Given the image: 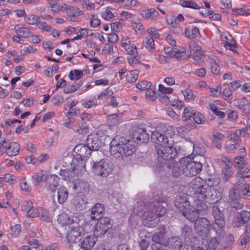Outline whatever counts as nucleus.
Wrapping results in <instances>:
<instances>
[{"label":"nucleus","mask_w":250,"mask_h":250,"mask_svg":"<svg viewBox=\"0 0 250 250\" xmlns=\"http://www.w3.org/2000/svg\"><path fill=\"white\" fill-rule=\"evenodd\" d=\"M157 160L165 164L172 176L179 177L184 174L185 160L182 158L179 162L174 160L177 151L173 146L168 145L167 137L165 133L157 132Z\"/></svg>","instance_id":"1"},{"label":"nucleus","mask_w":250,"mask_h":250,"mask_svg":"<svg viewBox=\"0 0 250 250\" xmlns=\"http://www.w3.org/2000/svg\"><path fill=\"white\" fill-rule=\"evenodd\" d=\"M136 143L133 140L116 135L110 143V153L116 158L131 156L136 151Z\"/></svg>","instance_id":"2"},{"label":"nucleus","mask_w":250,"mask_h":250,"mask_svg":"<svg viewBox=\"0 0 250 250\" xmlns=\"http://www.w3.org/2000/svg\"><path fill=\"white\" fill-rule=\"evenodd\" d=\"M193 198L194 203L197 206H200V209L207 210L208 208L205 202L210 204L217 203L221 198V193L216 188L208 187V186L201 188L199 189L194 190Z\"/></svg>","instance_id":"3"},{"label":"nucleus","mask_w":250,"mask_h":250,"mask_svg":"<svg viewBox=\"0 0 250 250\" xmlns=\"http://www.w3.org/2000/svg\"><path fill=\"white\" fill-rule=\"evenodd\" d=\"M62 217L65 219L63 223L69 225L70 229L66 236L67 241L70 243H76L84 235L83 228L80 227L77 218L74 220V217H70L67 215H63Z\"/></svg>","instance_id":"4"},{"label":"nucleus","mask_w":250,"mask_h":250,"mask_svg":"<svg viewBox=\"0 0 250 250\" xmlns=\"http://www.w3.org/2000/svg\"><path fill=\"white\" fill-rule=\"evenodd\" d=\"M93 164L92 166L93 172L96 175L102 177H107L113 170V166L106 159L100 161L95 157L93 158Z\"/></svg>","instance_id":"5"},{"label":"nucleus","mask_w":250,"mask_h":250,"mask_svg":"<svg viewBox=\"0 0 250 250\" xmlns=\"http://www.w3.org/2000/svg\"><path fill=\"white\" fill-rule=\"evenodd\" d=\"M157 232V243L167 246L173 249H179L182 245V242L179 237H172L168 240L166 236L165 227L163 225H160Z\"/></svg>","instance_id":"6"},{"label":"nucleus","mask_w":250,"mask_h":250,"mask_svg":"<svg viewBox=\"0 0 250 250\" xmlns=\"http://www.w3.org/2000/svg\"><path fill=\"white\" fill-rule=\"evenodd\" d=\"M63 125L80 134L87 133L88 131V126L85 122L72 117L66 119Z\"/></svg>","instance_id":"7"},{"label":"nucleus","mask_w":250,"mask_h":250,"mask_svg":"<svg viewBox=\"0 0 250 250\" xmlns=\"http://www.w3.org/2000/svg\"><path fill=\"white\" fill-rule=\"evenodd\" d=\"M195 110L191 107L188 106L186 107L182 114V118L184 122V127H180L178 128V132L180 129L184 128V131H189L196 128V125L191 120L192 118L193 115Z\"/></svg>","instance_id":"8"},{"label":"nucleus","mask_w":250,"mask_h":250,"mask_svg":"<svg viewBox=\"0 0 250 250\" xmlns=\"http://www.w3.org/2000/svg\"><path fill=\"white\" fill-rule=\"evenodd\" d=\"M185 166L184 168V174L187 176H192L197 175L202 169V165L198 162L189 161L184 157Z\"/></svg>","instance_id":"9"},{"label":"nucleus","mask_w":250,"mask_h":250,"mask_svg":"<svg viewBox=\"0 0 250 250\" xmlns=\"http://www.w3.org/2000/svg\"><path fill=\"white\" fill-rule=\"evenodd\" d=\"M98 220V222L95 225L94 235L95 237H101L107 232L108 230L112 227V225L109 217H102Z\"/></svg>","instance_id":"10"},{"label":"nucleus","mask_w":250,"mask_h":250,"mask_svg":"<svg viewBox=\"0 0 250 250\" xmlns=\"http://www.w3.org/2000/svg\"><path fill=\"white\" fill-rule=\"evenodd\" d=\"M196 232L202 237H208L210 228L209 221L205 218L198 219L194 223Z\"/></svg>","instance_id":"11"},{"label":"nucleus","mask_w":250,"mask_h":250,"mask_svg":"<svg viewBox=\"0 0 250 250\" xmlns=\"http://www.w3.org/2000/svg\"><path fill=\"white\" fill-rule=\"evenodd\" d=\"M86 146L89 148L91 153H93V157L98 154L99 156H102L101 152H98V150L100 148V141L97 134H90L88 136L86 140Z\"/></svg>","instance_id":"12"},{"label":"nucleus","mask_w":250,"mask_h":250,"mask_svg":"<svg viewBox=\"0 0 250 250\" xmlns=\"http://www.w3.org/2000/svg\"><path fill=\"white\" fill-rule=\"evenodd\" d=\"M61 11L68 16L67 19L71 21H75L76 17L82 14V11L77 7L69 5L66 3H63L61 7Z\"/></svg>","instance_id":"13"},{"label":"nucleus","mask_w":250,"mask_h":250,"mask_svg":"<svg viewBox=\"0 0 250 250\" xmlns=\"http://www.w3.org/2000/svg\"><path fill=\"white\" fill-rule=\"evenodd\" d=\"M250 218V213L246 210H241L233 217L231 224L233 228L241 227L248 222Z\"/></svg>","instance_id":"14"},{"label":"nucleus","mask_w":250,"mask_h":250,"mask_svg":"<svg viewBox=\"0 0 250 250\" xmlns=\"http://www.w3.org/2000/svg\"><path fill=\"white\" fill-rule=\"evenodd\" d=\"M85 160L74 157L72 163V170L74 174L79 176L82 175L86 171Z\"/></svg>","instance_id":"15"},{"label":"nucleus","mask_w":250,"mask_h":250,"mask_svg":"<svg viewBox=\"0 0 250 250\" xmlns=\"http://www.w3.org/2000/svg\"><path fill=\"white\" fill-rule=\"evenodd\" d=\"M212 213L214 217L215 222V223L213 225V228L215 229H216L217 227H218L219 229H221V231H222V228H223L225 225L224 214L216 206L213 207Z\"/></svg>","instance_id":"16"},{"label":"nucleus","mask_w":250,"mask_h":250,"mask_svg":"<svg viewBox=\"0 0 250 250\" xmlns=\"http://www.w3.org/2000/svg\"><path fill=\"white\" fill-rule=\"evenodd\" d=\"M175 205L182 213H185L184 211L190 208L187 196L185 194H180L177 196L175 201Z\"/></svg>","instance_id":"17"},{"label":"nucleus","mask_w":250,"mask_h":250,"mask_svg":"<svg viewBox=\"0 0 250 250\" xmlns=\"http://www.w3.org/2000/svg\"><path fill=\"white\" fill-rule=\"evenodd\" d=\"M148 36L144 40V45L150 51L155 50L154 38L156 36V30L155 28H150L147 30Z\"/></svg>","instance_id":"18"},{"label":"nucleus","mask_w":250,"mask_h":250,"mask_svg":"<svg viewBox=\"0 0 250 250\" xmlns=\"http://www.w3.org/2000/svg\"><path fill=\"white\" fill-rule=\"evenodd\" d=\"M89 184L83 180H76L73 183V188L78 194L84 195L87 194L89 191Z\"/></svg>","instance_id":"19"},{"label":"nucleus","mask_w":250,"mask_h":250,"mask_svg":"<svg viewBox=\"0 0 250 250\" xmlns=\"http://www.w3.org/2000/svg\"><path fill=\"white\" fill-rule=\"evenodd\" d=\"M133 138L136 143L140 144L147 142L149 135L144 128L137 127L134 130Z\"/></svg>","instance_id":"20"},{"label":"nucleus","mask_w":250,"mask_h":250,"mask_svg":"<svg viewBox=\"0 0 250 250\" xmlns=\"http://www.w3.org/2000/svg\"><path fill=\"white\" fill-rule=\"evenodd\" d=\"M74 150L76 153V155L74 157L85 160L92 153L86 145L82 144L76 146Z\"/></svg>","instance_id":"21"},{"label":"nucleus","mask_w":250,"mask_h":250,"mask_svg":"<svg viewBox=\"0 0 250 250\" xmlns=\"http://www.w3.org/2000/svg\"><path fill=\"white\" fill-rule=\"evenodd\" d=\"M220 243L216 238L209 240L204 239L202 244L197 248V250H214Z\"/></svg>","instance_id":"22"},{"label":"nucleus","mask_w":250,"mask_h":250,"mask_svg":"<svg viewBox=\"0 0 250 250\" xmlns=\"http://www.w3.org/2000/svg\"><path fill=\"white\" fill-rule=\"evenodd\" d=\"M59 178L56 175H49L47 177L46 187L51 192H54L59 186Z\"/></svg>","instance_id":"23"},{"label":"nucleus","mask_w":250,"mask_h":250,"mask_svg":"<svg viewBox=\"0 0 250 250\" xmlns=\"http://www.w3.org/2000/svg\"><path fill=\"white\" fill-rule=\"evenodd\" d=\"M23 209L26 211L27 215L31 218H35L39 216V208L33 206V203L30 201H27L23 206Z\"/></svg>","instance_id":"24"},{"label":"nucleus","mask_w":250,"mask_h":250,"mask_svg":"<svg viewBox=\"0 0 250 250\" xmlns=\"http://www.w3.org/2000/svg\"><path fill=\"white\" fill-rule=\"evenodd\" d=\"M196 207V210H192L188 208L184 211L185 213H182L184 216L187 217L189 220L191 222H194L198 218L199 216V212L202 210H205V209L198 210L199 208H201L200 206H197V205L195 204L194 205Z\"/></svg>","instance_id":"25"},{"label":"nucleus","mask_w":250,"mask_h":250,"mask_svg":"<svg viewBox=\"0 0 250 250\" xmlns=\"http://www.w3.org/2000/svg\"><path fill=\"white\" fill-rule=\"evenodd\" d=\"M104 210V207L103 204H96L91 208V218L93 220H98L102 218L101 214Z\"/></svg>","instance_id":"26"},{"label":"nucleus","mask_w":250,"mask_h":250,"mask_svg":"<svg viewBox=\"0 0 250 250\" xmlns=\"http://www.w3.org/2000/svg\"><path fill=\"white\" fill-rule=\"evenodd\" d=\"M20 145L17 142L9 143L6 153L9 156H13L18 155L20 150Z\"/></svg>","instance_id":"27"},{"label":"nucleus","mask_w":250,"mask_h":250,"mask_svg":"<svg viewBox=\"0 0 250 250\" xmlns=\"http://www.w3.org/2000/svg\"><path fill=\"white\" fill-rule=\"evenodd\" d=\"M96 241L93 236H87L82 242V248L84 250H90L94 246Z\"/></svg>","instance_id":"28"},{"label":"nucleus","mask_w":250,"mask_h":250,"mask_svg":"<svg viewBox=\"0 0 250 250\" xmlns=\"http://www.w3.org/2000/svg\"><path fill=\"white\" fill-rule=\"evenodd\" d=\"M236 107L241 110L242 115L245 117H250V104H245L241 101H238L236 104Z\"/></svg>","instance_id":"29"},{"label":"nucleus","mask_w":250,"mask_h":250,"mask_svg":"<svg viewBox=\"0 0 250 250\" xmlns=\"http://www.w3.org/2000/svg\"><path fill=\"white\" fill-rule=\"evenodd\" d=\"M72 203L76 208L79 210H82L85 208L86 203L85 197L84 195L77 196L73 200Z\"/></svg>","instance_id":"30"},{"label":"nucleus","mask_w":250,"mask_h":250,"mask_svg":"<svg viewBox=\"0 0 250 250\" xmlns=\"http://www.w3.org/2000/svg\"><path fill=\"white\" fill-rule=\"evenodd\" d=\"M185 35L190 39H195L200 36L199 30L196 26H189L185 29Z\"/></svg>","instance_id":"31"},{"label":"nucleus","mask_w":250,"mask_h":250,"mask_svg":"<svg viewBox=\"0 0 250 250\" xmlns=\"http://www.w3.org/2000/svg\"><path fill=\"white\" fill-rule=\"evenodd\" d=\"M68 192L64 187H62L58 189V202L59 204H62L65 202L68 198Z\"/></svg>","instance_id":"32"},{"label":"nucleus","mask_w":250,"mask_h":250,"mask_svg":"<svg viewBox=\"0 0 250 250\" xmlns=\"http://www.w3.org/2000/svg\"><path fill=\"white\" fill-rule=\"evenodd\" d=\"M250 241V228L246 227L244 233L241 235L240 238V247L244 249L246 247L247 245Z\"/></svg>","instance_id":"33"},{"label":"nucleus","mask_w":250,"mask_h":250,"mask_svg":"<svg viewBox=\"0 0 250 250\" xmlns=\"http://www.w3.org/2000/svg\"><path fill=\"white\" fill-rule=\"evenodd\" d=\"M14 30L20 37L22 38H28L31 35L29 29L25 27H21L19 25H16Z\"/></svg>","instance_id":"34"},{"label":"nucleus","mask_w":250,"mask_h":250,"mask_svg":"<svg viewBox=\"0 0 250 250\" xmlns=\"http://www.w3.org/2000/svg\"><path fill=\"white\" fill-rule=\"evenodd\" d=\"M205 186V182L200 177H196L190 183V187L194 190L201 188Z\"/></svg>","instance_id":"35"},{"label":"nucleus","mask_w":250,"mask_h":250,"mask_svg":"<svg viewBox=\"0 0 250 250\" xmlns=\"http://www.w3.org/2000/svg\"><path fill=\"white\" fill-rule=\"evenodd\" d=\"M236 175L238 177L243 179L250 178V166L247 165L244 167L239 168Z\"/></svg>","instance_id":"36"},{"label":"nucleus","mask_w":250,"mask_h":250,"mask_svg":"<svg viewBox=\"0 0 250 250\" xmlns=\"http://www.w3.org/2000/svg\"><path fill=\"white\" fill-rule=\"evenodd\" d=\"M48 175H47L46 172L44 171H42L41 172H39L34 178V185L35 186L38 187L40 186L41 184L43 181H45L46 183L47 181V177H48Z\"/></svg>","instance_id":"37"},{"label":"nucleus","mask_w":250,"mask_h":250,"mask_svg":"<svg viewBox=\"0 0 250 250\" xmlns=\"http://www.w3.org/2000/svg\"><path fill=\"white\" fill-rule=\"evenodd\" d=\"M191 55V53H187L184 48L181 50L175 48L173 50L171 57L176 59H180L182 57H189Z\"/></svg>","instance_id":"38"},{"label":"nucleus","mask_w":250,"mask_h":250,"mask_svg":"<svg viewBox=\"0 0 250 250\" xmlns=\"http://www.w3.org/2000/svg\"><path fill=\"white\" fill-rule=\"evenodd\" d=\"M232 163L225 165L222 168V172L223 175V178L228 181L232 175Z\"/></svg>","instance_id":"39"},{"label":"nucleus","mask_w":250,"mask_h":250,"mask_svg":"<svg viewBox=\"0 0 250 250\" xmlns=\"http://www.w3.org/2000/svg\"><path fill=\"white\" fill-rule=\"evenodd\" d=\"M138 75L139 72L136 70L128 71L125 76L126 81L128 83H134L137 81Z\"/></svg>","instance_id":"40"},{"label":"nucleus","mask_w":250,"mask_h":250,"mask_svg":"<svg viewBox=\"0 0 250 250\" xmlns=\"http://www.w3.org/2000/svg\"><path fill=\"white\" fill-rule=\"evenodd\" d=\"M179 4L184 7L190 8L194 9H200L199 6L192 0H180Z\"/></svg>","instance_id":"41"},{"label":"nucleus","mask_w":250,"mask_h":250,"mask_svg":"<svg viewBox=\"0 0 250 250\" xmlns=\"http://www.w3.org/2000/svg\"><path fill=\"white\" fill-rule=\"evenodd\" d=\"M234 161L235 166L237 167L238 170H239V168L244 167V166L248 165L247 161L243 156L236 157L234 158Z\"/></svg>","instance_id":"42"},{"label":"nucleus","mask_w":250,"mask_h":250,"mask_svg":"<svg viewBox=\"0 0 250 250\" xmlns=\"http://www.w3.org/2000/svg\"><path fill=\"white\" fill-rule=\"evenodd\" d=\"M39 217L42 221L49 222L51 221V217L49 216L48 211L42 208H39Z\"/></svg>","instance_id":"43"},{"label":"nucleus","mask_w":250,"mask_h":250,"mask_svg":"<svg viewBox=\"0 0 250 250\" xmlns=\"http://www.w3.org/2000/svg\"><path fill=\"white\" fill-rule=\"evenodd\" d=\"M193 235V231L191 227L185 225L182 229L181 236L185 239L190 238Z\"/></svg>","instance_id":"44"},{"label":"nucleus","mask_w":250,"mask_h":250,"mask_svg":"<svg viewBox=\"0 0 250 250\" xmlns=\"http://www.w3.org/2000/svg\"><path fill=\"white\" fill-rule=\"evenodd\" d=\"M189 48L190 49V53L191 54L192 51L200 52L202 56L206 55L205 51H202V48L201 46L194 42H190L189 43Z\"/></svg>","instance_id":"45"},{"label":"nucleus","mask_w":250,"mask_h":250,"mask_svg":"<svg viewBox=\"0 0 250 250\" xmlns=\"http://www.w3.org/2000/svg\"><path fill=\"white\" fill-rule=\"evenodd\" d=\"M122 117L121 113H116L108 115L107 120L109 123L116 124L121 121Z\"/></svg>","instance_id":"46"},{"label":"nucleus","mask_w":250,"mask_h":250,"mask_svg":"<svg viewBox=\"0 0 250 250\" xmlns=\"http://www.w3.org/2000/svg\"><path fill=\"white\" fill-rule=\"evenodd\" d=\"M165 200L166 198H164L163 200L164 202H162L161 204L157 203V217L164 215L166 212V206L167 204L165 202Z\"/></svg>","instance_id":"47"},{"label":"nucleus","mask_w":250,"mask_h":250,"mask_svg":"<svg viewBox=\"0 0 250 250\" xmlns=\"http://www.w3.org/2000/svg\"><path fill=\"white\" fill-rule=\"evenodd\" d=\"M140 58V56L135 55V56L128 57L127 61L131 66L135 67L137 64L141 63Z\"/></svg>","instance_id":"48"},{"label":"nucleus","mask_w":250,"mask_h":250,"mask_svg":"<svg viewBox=\"0 0 250 250\" xmlns=\"http://www.w3.org/2000/svg\"><path fill=\"white\" fill-rule=\"evenodd\" d=\"M83 76V71L79 70H71L69 74V77L71 80H79Z\"/></svg>","instance_id":"49"},{"label":"nucleus","mask_w":250,"mask_h":250,"mask_svg":"<svg viewBox=\"0 0 250 250\" xmlns=\"http://www.w3.org/2000/svg\"><path fill=\"white\" fill-rule=\"evenodd\" d=\"M146 98L148 101L153 102L156 100V93L155 89L149 88L146 91Z\"/></svg>","instance_id":"50"},{"label":"nucleus","mask_w":250,"mask_h":250,"mask_svg":"<svg viewBox=\"0 0 250 250\" xmlns=\"http://www.w3.org/2000/svg\"><path fill=\"white\" fill-rule=\"evenodd\" d=\"M125 23V21L124 19H120L118 21L111 24V29L112 30L117 32L120 29H121Z\"/></svg>","instance_id":"51"},{"label":"nucleus","mask_w":250,"mask_h":250,"mask_svg":"<svg viewBox=\"0 0 250 250\" xmlns=\"http://www.w3.org/2000/svg\"><path fill=\"white\" fill-rule=\"evenodd\" d=\"M151 86V83L146 81H143L136 84V87L141 90H146V91Z\"/></svg>","instance_id":"52"},{"label":"nucleus","mask_w":250,"mask_h":250,"mask_svg":"<svg viewBox=\"0 0 250 250\" xmlns=\"http://www.w3.org/2000/svg\"><path fill=\"white\" fill-rule=\"evenodd\" d=\"M234 242V237L232 234H229L225 237L223 238L222 241L220 240V243L225 242L226 244L223 246L224 248H226L231 245Z\"/></svg>","instance_id":"53"},{"label":"nucleus","mask_w":250,"mask_h":250,"mask_svg":"<svg viewBox=\"0 0 250 250\" xmlns=\"http://www.w3.org/2000/svg\"><path fill=\"white\" fill-rule=\"evenodd\" d=\"M192 118L195 122V124H202L205 122V119L203 115L201 113L197 112L196 110L193 115Z\"/></svg>","instance_id":"54"},{"label":"nucleus","mask_w":250,"mask_h":250,"mask_svg":"<svg viewBox=\"0 0 250 250\" xmlns=\"http://www.w3.org/2000/svg\"><path fill=\"white\" fill-rule=\"evenodd\" d=\"M73 172L68 169H62L60 171V175L65 181H70L73 178Z\"/></svg>","instance_id":"55"},{"label":"nucleus","mask_w":250,"mask_h":250,"mask_svg":"<svg viewBox=\"0 0 250 250\" xmlns=\"http://www.w3.org/2000/svg\"><path fill=\"white\" fill-rule=\"evenodd\" d=\"M155 10L151 8L143 11L142 15L145 19H152L155 17Z\"/></svg>","instance_id":"56"},{"label":"nucleus","mask_w":250,"mask_h":250,"mask_svg":"<svg viewBox=\"0 0 250 250\" xmlns=\"http://www.w3.org/2000/svg\"><path fill=\"white\" fill-rule=\"evenodd\" d=\"M182 93L186 100H194L195 99L196 96L193 93L192 90L189 88H186L182 91Z\"/></svg>","instance_id":"57"},{"label":"nucleus","mask_w":250,"mask_h":250,"mask_svg":"<svg viewBox=\"0 0 250 250\" xmlns=\"http://www.w3.org/2000/svg\"><path fill=\"white\" fill-rule=\"evenodd\" d=\"M49 7L53 11L56 12L59 10H61V7L58 4V2L61 0H46Z\"/></svg>","instance_id":"58"},{"label":"nucleus","mask_w":250,"mask_h":250,"mask_svg":"<svg viewBox=\"0 0 250 250\" xmlns=\"http://www.w3.org/2000/svg\"><path fill=\"white\" fill-rule=\"evenodd\" d=\"M239 196L243 198L250 196V184L246 185L239 191Z\"/></svg>","instance_id":"59"},{"label":"nucleus","mask_w":250,"mask_h":250,"mask_svg":"<svg viewBox=\"0 0 250 250\" xmlns=\"http://www.w3.org/2000/svg\"><path fill=\"white\" fill-rule=\"evenodd\" d=\"M40 18L39 16L34 15H30L26 19V22L29 24H36L40 23Z\"/></svg>","instance_id":"60"},{"label":"nucleus","mask_w":250,"mask_h":250,"mask_svg":"<svg viewBox=\"0 0 250 250\" xmlns=\"http://www.w3.org/2000/svg\"><path fill=\"white\" fill-rule=\"evenodd\" d=\"M170 105L177 109H181L184 106V103L183 101L178 99H174L169 101Z\"/></svg>","instance_id":"61"},{"label":"nucleus","mask_w":250,"mask_h":250,"mask_svg":"<svg viewBox=\"0 0 250 250\" xmlns=\"http://www.w3.org/2000/svg\"><path fill=\"white\" fill-rule=\"evenodd\" d=\"M102 17L105 20L109 21L114 17V14L111 11L110 7H107L102 13Z\"/></svg>","instance_id":"62"},{"label":"nucleus","mask_w":250,"mask_h":250,"mask_svg":"<svg viewBox=\"0 0 250 250\" xmlns=\"http://www.w3.org/2000/svg\"><path fill=\"white\" fill-rule=\"evenodd\" d=\"M11 235L13 237H17L21 231V225L16 224L11 227Z\"/></svg>","instance_id":"63"},{"label":"nucleus","mask_w":250,"mask_h":250,"mask_svg":"<svg viewBox=\"0 0 250 250\" xmlns=\"http://www.w3.org/2000/svg\"><path fill=\"white\" fill-rule=\"evenodd\" d=\"M83 106L87 108H90L92 107H95L97 105V100L95 98L92 99H90L89 100L84 102L83 103Z\"/></svg>","instance_id":"64"}]
</instances>
